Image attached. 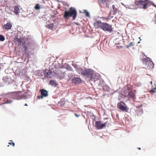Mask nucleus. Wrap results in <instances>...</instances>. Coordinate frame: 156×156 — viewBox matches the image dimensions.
Listing matches in <instances>:
<instances>
[{
	"mask_svg": "<svg viewBox=\"0 0 156 156\" xmlns=\"http://www.w3.org/2000/svg\"><path fill=\"white\" fill-rule=\"evenodd\" d=\"M84 13H85L86 16H89V13L87 11H85Z\"/></svg>",
	"mask_w": 156,
	"mask_h": 156,
	"instance_id": "30",
	"label": "nucleus"
},
{
	"mask_svg": "<svg viewBox=\"0 0 156 156\" xmlns=\"http://www.w3.org/2000/svg\"><path fill=\"white\" fill-rule=\"evenodd\" d=\"M9 144L11 145H12L13 147L14 146H15V143L13 142L12 140L9 141Z\"/></svg>",
	"mask_w": 156,
	"mask_h": 156,
	"instance_id": "26",
	"label": "nucleus"
},
{
	"mask_svg": "<svg viewBox=\"0 0 156 156\" xmlns=\"http://www.w3.org/2000/svg\"><path fill=\"white\" fill-rule=\"evenodd\" d=\"M50 84L52 86H56L57 84L53 80H51L50 81Z\"/></svg>",
	"mask_w": 156,
	"mask_h": 156,
	"instance_id": "21",
	"label": "nucleus"
},
{
	"mask_svg": "<svg viewBox=\"0 0 156 156\" xmlns=\"http://www.w3.org/2000/svg\"><path fill=\"white\" fill-rule=\"evenodd\" d=\"M45 27L47 28L50 29H52L53 28V24L52 23L47 24L45 26Z\"/></svg>",
	"mask_w": 156,
	"mask_h": 156,
	"instance_id": "19",
	"label": "nucleus"
},
{
	"mask_svg": "<svg viewBox=\"0 0 156 156\" xmlns=\"http://www.w3.org/2000/svg\"><path fill=\"white\" fill-rule=\"evenodd\" d=\"M150 83L151 84H152V81H151V82H150Z\"/></svg>",
	"mask_w": 156,
	"mask_h": 156,
	"instance_id": "33",
	"label": "nucleus"
},
{
	"mask_svg": "<svg viewBox=\"0 0 156 156\" xmlns=\"http://www.w3.org/2000/svg\"><path fill=\"white\" fill-rule=\"evenodd\" d=\"M3 80H4L6 82H8L9 83V81L11 80V78L9 77H5L3 78Z\"/></svg>",
	"mask_w": 156,
	"mask_h": 156,
	"instance_id": "20",
	"label": "nucleus"
},
{
	"mask_svg": "<svg viewBox=\"0 0 156 156\" xmlns=\"http://www.w3.org/2000/svg\"><path fill=\"white\" fill-rule=\"evenodd\" d=\"M142 62L143 64L145 65V68L149 70H151L154 68V65L153 62L149 58H143Z\"/></svg>",
	"mask_w": 156,
	"mask_h": 156,
	"instance_id": "3",
	"label": "nucleus"
},
{
	"mask_svg": "<svg viewBox=\"0 0 156 156\" xmlns=\"http://www.w3.org/2000/svg\"><path fill=\"white\" fill-rule=\"evenodd\" d=\"M77 13L75 9L72 7H71L68 11H66L64 12V17L67 19L69 17L72 16L73 20H74L76 17Z\"/></svg>",
	"mask_w": 156,
	"mask_h": 156,
	"instance_id": "2",
	"label": "nucleus"
},
{
	"mask_svg": "<svg viewBox=\"0 0 156 156\" xmlns=\"http://www.w3.org/2000/svg\"><path fill=\"white\" fill-rule=\"evenodd\" d=\"M24 106H27V104H25L24 105Z\"/></svg>",
	"mask_w": 156,
	"mask_h": 156,
	"instance_id": "34",
	"label": "nucleus"
},
{
	"mask_svg": "<svg viewBox=\"0 0 156 156\" xmlns=\"http://www.w3.org/2000/svg\"><path fill=\"white\" fill-rule=\"evenodd\" d=\"M81 74L83 76H87V78H90V80H92L93 72L92 70L90 69H85L82 71Z\"/></svg>",
	"mask_w": 156,
	"mask_h": 156,
	"instance_id": "4",
	"label": "nucleus"
},
{
	"mask_svg": "<svg viewBox=\"0 0 156 156\" xmlns=\"http://www.w3.org/2000/svg\"><path fill=\"white\" fill-rule=\"evenodd\" d=\"M12 102V101L10 100H6V101L4 103L9 104L11 103Z\"/></svg>",
	"mask_w": 156,
	"mask_h": 156,
	"instance_id": "28",
	"label": "nucleus"
},
{
	"mask_svg": "<svg viewBox=\"0 0 156 156\" xmlns=\"http://www.w3.org/2000/svg\"><path fill=\"white\" fill-rule=\"evenodd\" d=\"M103 124H105V127L106 125H109L110 124V122L107 121L106 122H105Z\"/></svg>",
	"mask_w": 156,
	"mask_h": 156,
	"instance_id": "29",
	"label": "nucleus"
},
{
	"mask_svg": "<svg viewBox=\"0 0 156 156\" xmlns=\"http://www.w3.org/2000/svg\"><path fill=\"white\" fill-rule=\"evenodd\" d=\"M103 23L101 22V21H99V20L97 21L94 24V27L96 29L97 28H101Z\"/></svg>",
	"mask_w": 156,
	"mask_h": 156,
	"instance_id": "9",
	"label": "nucleus"
},
{
	"mask_svg": "<svg viewBox=\"0 0 156 156\" xmlns=\"http://www.w3.org/2000/svg\"><path fill=\"white\" fill-rule=\"evenodd\" d=\"M111 12H110L109 15L108 16L106 17L105 19L107 20H108L111 19L113 17V16H111Z\"/></svg>",
	"mask_w": 156,
	"mask_h": 156,
	"instance_id": "23",
	"label": "nucleus"
},
{
	"mask_svg": "<svg viewBox=\"0 0 156 156\" xmlns=\"http://www.w3.org/2000/svg\"><path fill=\"white\" fill-rule=\"evenodd\" d=\"M105 124H103L101 122L97 121L95 123V126L98 129H101L105 127Z\"/></svg>",
	"mask_w": 156,
	"mask_h": 156,
	"instance_id": "11",
	"label": "nucleus"
},
{
	"mask_svg": "<svg viewBox=\"0 0 156 156\" xmlns=\"http://www.w3.org/2000/svg\"><path fill=\"white\" fill-rule=\"evenodd\" d=\"M110 0H98L99 2L101 4H104L105 3L107 2Z\"/></svg>",
	"mask_w": 156,
	"mask_h": 156,
	"instance_id": "22",
	"label": "nucleus"
},
{
	"mask_svg": "<svg viewBox=\"0 0 156 156\" xmlns=\"http://www.w3.org/2000/svg\"><path fill=\"white\" fill-rule=\"evenodd\" d=\"M81 79L79 77H75L72 79V83L76 84L81 83Z\"/></svg>",
	"mask_w": 156,
	"mask_h": 156,
	"instance_id": "12",
	"label": "nucleus"
},
{
	"mask_svg": "<svg viewBox=\"0 0 156 156\" xmlns=\"http://www.w3.org/2000/svg\"><path fill=\"white\" fill-rule=\"evenodd\" d=\"M134 44H133V43L131 42L129 44V45L127 46V47L128 48L129 47H130L133 46Z\"/></svg>",
	"mask_w": 156,
	"mask_h": 156,
	"instance_id": "27",
	"label": "nucleus"
},
{
	"mask_svg": "<svg viewBox=\"0 0 156 156\" xmlns=\"http://www.w3.org/2000/svg\"><path fill=\"white\" fill-rule=\"evenodd\" d=\"M49 0H42L43 2L44 3H45V2L46 1H49Z\"/></svg>",
	"mask_w": 156,
	"mask_h": 156,
	"instance_id": "31",
	"label": "nucleus"
},
{
	"mask_svg": "<svg viewBox=\"0 0 156 156\" xmlns=\"http://www.w3.org/2000/svg\"><path fill=\"white\" fill-rule=\"evenodd\" d=\"M126 104L121 101L118 104V108L122 111H127L128 110Z\"/></svg>",
	"mask_w": 156,
	"mask_h": 156,
	"instance_id": "5",
	"label": "nucleus"
},
{
	"mask_svg": "<svg viewBox=\"0 0 156 156\" xmlns=\"http://www.w3.org/2000/svg\"><path fill=\"white\" fill-rule=\"evenodd\" d=\"M14 40L16 42L18 43V44L23 47H25V41L23 38H19L18 37H15Z\"/></svg>",
	"mask_w": 156,
	"mask_h": 156,
	"instance_id": "7",
	"label": "nucleus"
},
{
	"mask_svg": "<svg viewBox=\"0 0 156 156\" xmlns=\"http://www.w3.org/2000/svg\"><path fill=\"white\" fill-rule=\"evenodd\" d=\"M5 38L2 35H0V41H3L5 40Z\"/></svg>",
	"mask_w": 156,
	"mask_h": 156,
	"instance_id": "24",
	"label": "nucleus"
},
{
	"mask_svg": "<svg viewBox=\"0 0 156 156\" xmlns=\"http://www.w3.org/2000/svg\"><path fill=\"white\" fill-rule=\"evenodd\" d=\"M156 90V85L155 84H154L153 85H152V87H151V89L150 90V92L152 94H153L154 92V90Z\"/></svg>",
	"mask_w": 156,
	"mask_h": 156,
	"instance_id": "16",
	"label": "nucleus"
},
{
	"mask_svg": "<svg viewBox=\"0 0 156 156\" xmlns=\"http://www.w3.org/2000/svg\"><path fill=\"white\" fill-rule=\"evenodd\" d=\"M12 27L11 23L10 22H8L6 24L4 25L3 27L6 30H9Z\"/></svg>",
	"mask_w": 156,
	"mask_h": 156,
	"instance_id": "13",
	"label": "nucleus"
},
{
	"mask_svg": "<svg viewBox=\"0 0 156 156\" xmlns=\"http://www.w3.org/2000/svg\"><path fill=\"white\" fill-rule=\"evenodd\" d=\"M101 29L105 31H107L110 32L112 31L111 26L106 23H103Z\"/></svg>",
	"mask_w": 156,
	"mask_h": 156,
	"instance_id": "6",
	"label": "nucleus"
},
{
	"mask_svg": "<svg viewBox=\"0 0 156 156\" xmlns=\"http://www.w3.org/2000/svg\"><path fill=\"white\" fill-rule=\"evenodd\" d=\"M20 6L19 5H17L15 6L14 8V12L16 15H18L20 13Z\"/></svg>",
	"mask_w": 156,
	"mask_h": 156,
	"instance_id": "14",
	"label": "nucleus"
},
{
	"mask_svg": "<svg viewBox=\"0 0 156 156\" xmlns=\"http://www.w3.org/2000/svg\"><path fill=\"white\" fill-rule=\"evenodd\" d=\"M112 8L114 10L113 15H115L118 11V8L117 6L113 5L112 6Z\"/></svg>",
	"mask_w": 156,
	"mask_h": 156,
	"instance_id": "17",
	"label": "nucleus"
},
{
	"mask_svg": "<svg viewBox=\"0 0 156 156\" xmlns=\"http://www.w3.org/2000/svg\"><path fill=\"white\" fill-rule=\"evenodd\" d=\"M125 7L126 8H128L131 9H134V6L133 5L129 4V5H124Z\"/></svg>",
	"mask_w": 156,
	"mask_h": 156,
	"instance_id": "18",
	"label": "nucleus"
},
{
	"mask_svg": "<svg viewBox=\"0 0 156 156\" xmlns=\"http://www.w3.org/2000/svg\"><path fill=\"white\" fill-rule=\"evenodd\" d=\"M136 5L140 6V8L144 9H147L148 6L152 5L156 8V5L153 2L148 0H138L135 2Z\"/></svg>",
	"mask_w": 156,
	"mask_h": 156,
	"instance_id": "1",
	"label": "nucleus"
},
{
	"mask_svg": "<svg viewBox=\"0 0 156 156\" xmlns=\"http://www.w3.org/2000/svg\"><path fill=\"white\" fill-rule=\"evenodd\" d=\"M138 149H139V150H140L141 149V148H139H139H138Z\"/></svg>",
	"mask_w": 156,
	"mask_h": 156,
	"instance_id": "35",
	"label": "nucleus"
},
{
	"mask_svg": "<svg viewBox=\"0 0 156 156\" xmlns=\"http://www.w3.org/2000/svg\"><path fill=\"white\" fill-rule=\"evenodd\" d=\"M7 146L8 147H9V145H8Z\"/></svg>",
	"mask_w": 156,
	"mask_h": 156,
	"instance_id": "36",
	"label": "nucleus"
},
{
	"mask_svg": "<svg viewBox=\"0 0 156 156\" xmlns=\"http://www.w3.org/2000/svg\"><path fill=\"white\" fill-rule=\"evenodd\" d=\"M128 96L129 98H131L134 100L135 99V95L132 91L129 92Z\"/></svg>",
	"mask_w": 156,
	"mask_h": 156,
	"instance_id": "15",
	"label": "nucleus"
},
{
	"mask_svg": "<svg viewBox=\"0 0 156 156\" xmlns=\"http://www.w3.org/2000/svg\"><path fill=\"white\" fill-rule=\"evenodd\" d=\"M75 115L76 116V117H78L79 116V115H77L76 113H75Z\"/></svg>",
	"mask_w": 156,
	"mask_h": 156,
	"instance_id": "32",
	"label": "nucleus"
},
{
	"mask_svg": "<svg viewBox=\"0 0 156 156\" xmlns=\"http://www.w3.org/2000/svg\"><path fill=\"white\" fill-rule=\"evenodd\" d=\"M14 95L15 96V98L17 100L22 99L23 97V96L22 95L21 92L14 93Z\"/></svg>",
	"mask_w": 156,
	"mask_h": 156,
	"instance_id": "10",
	"label": "nucleus"
},
{
	"mask_svg": "<svg viewBox=\"0 0 156 156\" xmlns=\"http://www.w3.org/2000/svg\"><path fill=\"white\" fill-rule=\"evenodd\" d=\"M40 8H41L39 6V4H36V5L35 7V8H34L35 9H36V10L39 9H40Z\"/></svg>",
	"mask_w": 156,
	"mask_h": 156,
	"instance_id": "25",
	"label": "nucleus"
},
{
	"mask_svg": "<svg viewBox=\"0 0 156 156\" xmlns=\"http://www.w3.org/2000/svg\"><path fill=\"white\" fill-rule=\"evenodd\" d=\"M40 91L41 92V97H38L39 99L43 98V97H46L48 95V91L45 90L43 89L40 90Z\"/></svg>",
	"mask_w": 156,
	"mask_h": 156,
	"instance_id": "8",
	"label": "nucleus"
}]
</instances>
